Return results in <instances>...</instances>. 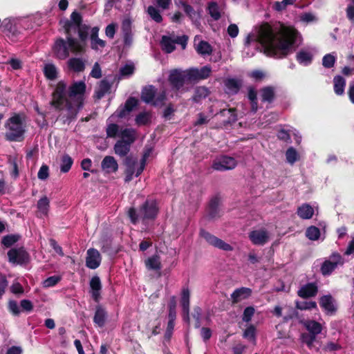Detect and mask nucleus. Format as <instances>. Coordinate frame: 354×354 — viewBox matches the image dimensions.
I'll list each match as a JSON object with an SVG mask.
<instances>
[{
    "mask_svg": "<svg viewBox=\"0 0 354 354\" xmlns=\"http://www.w3.org/2000/svg\"><path fill=\"white\" fill-rule=\"evenodd\" d=\"M258 40L267 56L283 59L292 53L296 32L288 28L272 27L264 22L259 27Z\"/></svg>",
    "mask_w": 354,
    "mask_h": 354,
    "instance_id": "nucleus-2",
    "label": "nucleus"
},
{
    "mask_svg": "<svg viewBox=\"0 0 354 354\" xmlns=\"http://www.w3.org/2000/svg\"><path fill=\"white\" fill-rule=\"evenodd\" d=\"M101 167L106 174L115 173L118 169V164L113 156H106L102 160Z\"/></svg>",
    "mask_w": 354,
    "mask_h": 354,
    "instance_id": "nucleus-16",
    "label": "nucleus"
},
{
    "mask_svg": "<svg viewBox=\"0 0 354 354\" xmlns=\"http://www.w3.org/2000/svg\"><path fill=\"white\" fill-rule=\"evenodd\" d=\"M120 140H124L126 143L131 145L136 140V131L133 129L125 128L120 131Z\"/></svg>",
    "mask_w": 354,
    "mask_h": 354,
    "instance_id": "nucleus-33",
    "label": "nucleus"
},
{
    "mask_svg": "<svg viewBox=\"0 0 354 354\" xmlns=\"http://www.w3.org/2000/svg\"><path fill=\"white\" fill-rule=\"evenodd\" d=\"M89 285V292L92 299L96 303H99L101 299V290L102 288L100 277L98 276H93L90 281Z\"/></svg>",
    "mask_w": 354,
    "mask_h": 354,
    "instance_id": "nucleus-12",
    "label": "nucleus"
},
{
    "mask_svg": "<svg viewBox=\"0 0 354 354\" xmlns=\"http://www.w3.org/2000/svg\"><path fill=\"white\" fill-rule=\"evenodd\" d=\"M296 59L299 64L308 66L313 62V55L310 52L301 50L297 53Z\"/></svg>",
    "mask_w": 354,
    "mask_h": 354,
    "instance_id": "nucleus-27",
    "label": "nucleus"
},
{
    "mask_svg": "<svg viewBox=\"0 0 354 354\" xmlns=\"http://www.w3.org/2000/svg\"><path fill=\"white\" fill-rule=\"evenodd\" d=\"M101 263V255L97 250L90 248L87 250L86 266H100Z\"/></svg>",
    "mask_w": 354,
    "mask_h": 354,
    "instance_id": "nucleus-23",
    "label": "nucleus"
},
{
    "mask_svg": "<svg viewBox=\"0 0 354 354\" xmlns=\"http://www.w3.org/2000/svg\"><path fill=\"white\" fill-rule=\"evenodd\" d=\"M158 213V207L155 201L147 200L141 206L140 214L143 220H153Z\"/></svg>",
    "mask_w": 354,
    "mask_h": 354,
    "instance_id": "nucleus-9",
    "label": "nucleus"
},
{
    "mask_svg": "<svg viewBox=\"0 0 354 354\" xmlns=\"http://www.w3.org/2000/svg\"><path fill=\"white\" fill-rule=\"evenodd\" d=\"M162 267H147V274L150 279H158L163 274L166 275L169 269H165L164 271L161 270Z\"/></svg>",
    "mask_w": 354,
    "mask_h": 354,
    "instance_id": "nucleus-35",
    "label": "nucleus"
},
{
    "mask_svg": "<svg viewBox=\"0 0 354 354\" xmlns=\"http://www.w3.org/2000/svg\"><path fill=\"white\" fill-rule=\"evenodd\" d=\"M161 46L162 50L166 53H171L176 49L173 39L166 35L162 37Z\"/></svg>",
    "mask_w": 354,
    "mask_h": 354,
    "instance_id": "nucleus-32",
    "label": "nucleus"
},
{
    "mask_svg": "<svg viewBox=\"0 0 354 354\" xmlns=\"http://www.w3.org/2000/svg\"><path fill=\"white\" fill-rule=\"evenodd\" d=\"M188 37L185 35H183L182 36H177L174 40V44H177L181 46L183 49H185L187 41H188Z\"/></svg>",
    "mask_w": 354,
    "mask_h": 354,
    "instance_id": "nucleus-62",
    "label": "nucleus"
},
{
    "mask_svg": "<svg viewBox=\"0 0 354 354\" xmlns=\"http://www.w3.org/2000/svg\"><path fill=\"white\" fill-rule=\"evenodd\" d=\"M219 205L220 198L218 196H214L210 200L207 207V216L209 219L213 220L221 217Z\"/></svg>",
    "mask_w": 354,
    "mask_h": 354,
    "instance_id": "nucleus-15",
    "label": "nucleus"
},
{
    "mask_svg": "<svg viewBox=\"0 0 354 354\" xmlns=\"http://www.w3.org/2000/svg\"><path fill=\"white\" fill-rule=\"evenodd\" d=\"M43 72L48 80H54L57 77V70L53 64H46Z\"/></svg>",
    "mask_w": 354,
    "mask_h": 354,
    "instance_id": "nucleus-39",
    "label": "nucleus"
},
{
    "mask_svg": "<svg viewBox=\"0 0 354 354\" xmlns=\"http://www.w3.org/2000/svg\"><path fill=\"white\" fill-rule=\"evenodd\" d=\"M207 11L211 17L215 21L218 20L221 17L219 6L215 1H211L208 3Z\"/></svg>",
    "mask_w": 354,
    "mask_h": 354,
    "instance_id": "nucleus-40",
    "label": "nucleus"
},
{
    "mask_svg": "<svg viewBox=\"0 0 354 354\" xmlns=\"http://www.w3.org/2000/svg\"><path fill=\"white\" fill-rule=\"evenodd\" d=\"M49 176V167L46 165H42L40 167L38 174L37 177L39 179L41 180H46Z\"/></svg>",
    "mask_w": 354,
    "mask_h": 354,
    "instance_id": "nucleus-58",
    "label": "nucleus"
},
{
    "mask_svg": "<svg viewBox=\"0 0 354 354\" xmlns=\"http://www.w3.org/2000/svg\"><path fill=\"white\" fill-rule=\"evenodd\" d=\"M86 51L85 44H82L73 37H66L64 39L59 37L55 39L52 47L53 57L57 59L64 60L70 55V52L74 55H82Z\"/></svg>",
    "mask_w": 354,
    "mask_h": 354,
    "instance_id": "nucleus-3",
    "label": "nucleus"
},
{
    "mask_svg": "<svg viewBox=\"0 0 354 354\" xmlns=\"http://www.w3.org/2000/svg\"><path fill=\"white\" fill-rule=\"evenodd\" d=\"M116 32V24L114 23H111L109 24L105 29L106 35L110 38L113 39Z\"/></svg>",
    "mask_w": 354,
    "mask_h": 354,
    "instance_id": "nucleus-64",
    "label": "nucleus"
},
{
    "mask_svg": "<svg viewBox=\"0 0 354 354\" xmlns=\"http://www.w3.org/2000/svg\"><path fill=\"white\" fill-rule=\"evenodd\" d=\"M236 165L237 162L234 158L224 156L214 160L212 167L214 170L223 171L233 169L236 167Z\"/></svg>",
    "mask_w": 354,
    "mask_h": 354,
    "instance_id": "nucleus-11",
    "label": "nucleus"
},
{
    "mask_svg": "<svg viewBox=\"0 0 354 354\" xmlns=\"http://www.w3.org/2000/svg\"><path fill=\"white\" fill-rule=\"evenodd\" d=\"M20 239L19 234H8L4 236L1 239V244L6 248H10L17 243Z\"/></svg>",
    "mask_w": 354,
    "mask_h": 354,
    "instance_id": "nucleus-42",
    "label": "nucleus"
},
{
    "mask_svg": "<svg viewBox=\"0 0 354 354\" xmlns=\"http://www.w3.org/2000/svg\"><path fill=\"white\" fill-rule=\"evenodd\" d=\"M306 236L308 239L312 241H316L319 239L320 236V230L317 227L310 226L306 229Z\"/></svg>",
    "mask_w": 354,
    "mask_h": 354,
    "instance_id": "nucleus-45",
    "label": "nucleus"
},
{
    "mask_svg": "<svg viewBox=\"0 0 354 354\" xmlns=\"http://www.w3.org/2000/svg\"><path fill=\"white\" fill-rule=\"evenodd\" d=\"M252 243L257 245H263L269 240L268 233L266 230H253L249 234Z\"/></svg>",
    "mask_w": 354,
    "mask_h": 354,
    "instance_id": "nucleus-13",
    "label": "nucleus"
},
{
    "mask_svg": "<svg viewBox=\"0 0 354 354\" xmlns=\"http://www.w3.org/2000/svg\"><path fill=\"white\" fill-rule=\"evenodd\" d=\"M196 50L199 55H206L212 53V46L206 41H201L196 47Z\"/></svg>",
    "mask_w": 354,
    "mask_h": 354,
    "instance_id": "nucleus-41",
    "label": "nucleus"
},
{
    "mask_svg": "<svg viewBox=\"0 0 354 354\" xmlns=\"http://www.w3.org/2000/svg\"><path fill=\"white\" fill-rule=\"evenodd\" d=\"M297 156L298 154L295 149L291 147L287 149L286 152V157L289 163L293 164L297 160Z\"/></svg>",
    "mask_w": 354,
    "mask_h": 354,
    "instance_id": "nucleus-51",
    "label": "nucleus"
},
{
    "mask_svg": "<svg viewBox=\"0 0 354 354\" xmlns=\"http://www.w3.org/2000/svg\"><path fill=\"white\" fill-rule=\"evenodd\" d=\"M260 96L262 102H273L276 96L274 88L271 86L261 88L260 89Z\"/></svg>",
    "mask_w": 354,
    "mask_h": 354,
    "instance_id": "nucleus-22",
    "label": "nucleus"
},
{
    "mask_svg": "<svg viewBox=\"0 0 354 354\" xmlns=\"http://www.w3.org/2000/svg\"><path fill=\"white\" fill-rule=\"evenodd\" d=\"M252 294V290L249 288L241 287L236 289L231 294L232 304H237L243 299L248 298Z\"/></svg>",
    "mask_w": 354,
    "mask_h": 354,
    "instance_id": "nucleus-17",
    "label": "nucleus"
},
{
    "mask_svg": "<svg viewBox=\"0 0 354 354\" xmlns=\"http://www.w3.org/2000/svg\"><path fill=\"white\" fill-rule=\"evenodd\" d=\"M190 292L188 288H183L181 292L180 305L182 309L189 308Z\"/></svg>",
    "mask_w": 354,
    "mask_h": 354,
    "instance_id": "nucleus-44",
    "label": "nucleus"
},
{
    "mask_svg": "<svg viewBox=\"0 0 354 354\" xmlns=\"http://www.w3.org/2000/svg\"><path fill=\"white\" fill-rule=\"evenodd\" d=\"M318 292V287L315 283H308L301 286L297 291L299 297L307 299L315 297Z\"/></svg>",
    "mask_w": 354,
    "mask_h": 354,
    "instance_id": "nucleus-14",
    "label": "nucleus"
},
{
    "mask_svg": "<svg viewBox=\"0 0 354 354\" xmlns=\"http://www.w3.org/2000/svg\"><path fill=\"white\" fill-rule=\"evenodd\" d=\"M211 73L212 68L209 66H203L200 69L197 68H190L187 69L188 80L189 82L205 80L210 76Z\"/></svg>",
    "mask_w": 354,
    "mask_h": 354,
    "instance_id": "nucleus-10",
    "label": "nucleus"
},
{
    "mask_svg": "<svg viewBox=\"0 0 354 354\" xmlns=\"http://www.w3.org/2000/svg\"><path fill=\"white\" fill-rule=\"evenodd\" d=\"M107 316V312L105 308L101 305H97L95 308L93 322L99 327H103L105 325Z\"/></svg>",
    "mask_w": 354,
    "mask_h": 354,
    "instance_id": "nucleus-19",
    "label": "nucleus"
},
{
    "mask_svg": "<svg viewBox=\"0 0 354 354\" xmlns=\"http://www.w3.org/2000/svg\"><path fill=\"white\" fill-rule=\"evenodd\" d=\"M135 121L139 126L146 125L150 122V116L148 113L142 112L136 115Z\"/></svg>",
    "mask_w": 354,
    "mask_h": 354,
    "instance_id": "nucleus-49",
    "label": "nucleus"
},
{
    "mask_svg": "<svg viewBox=\"0 0 354 354\" xmlns=\"http://www.w3.org/2000/svg\"><path fill=\"white\" fill-rule=\"evenodd\" d=\"M26 116L24 113H15L6 123L5 139L9 142H21L26 132Z\"/></svg>",
    "mask_w": 354,
    "mask_h": 354,
    "instance_id": "nucleus-4",
    "label": "nucleus"
},
{
    "mask_svg": "<svg viewBox=\"0 0 354 354\" xmlns=\"http://www.w3.org/2000/svg\"><path fill=\"white\" fill-rule=\"evenodd\" d=\"M297 214L302 219H310L314 214V209L309 204L304 203L297 208Z\"/></svg>",
    "mask_w": 354,
    "mask_h": 354,
    "instance_id": "nucleus-26",
    "label": "nucleus"
},
{
    "mask_svg": "<svg viewBox=\"0 0 354 354\" xmlns=\"http://www.w3.org/2000/svg\"><path fill=\"white\" fill-rule=\"evenodd\" d=\"M182 6L184 8V11L186 13V15L192 19L193 20L196 15V11L194 10V9L193 8V7L189 4H187V3L185 2H183L182 3Z\"/></svg>",
    "mask_w": 354,
    "mask_h": 354,
    "instance_id": "nucleus-61",
    "label": "nucleus"
},
{
    "mask_svg": "<svg viewBox=\"0 0 354 354\" xmlns=\"http://www.w3.org/2000/svg\"><path fill=\"white\" fill-rule=\"evenodd\" d=\"M255 310L252 306H248L244 309L242 319L245 322H249L251 321L252 317L254 314Z\"/></svg>",
    "mask_w": 354,
    "mask_h": 354,
    "instance_id": "nucleus-55",
    "label": "nucleus"
},
{
    "mask_svg": "<svg viewBox=\"0 0 354 354\" xmlns=\"http://www.w3.org/2000/svg\"><path fill=\"white\" fill-rule=\"evenodd\" d=\"M37 207L39 213L44 216H46L49 211L50 201L47 196L41 197L37 202Z\"/></svg>",
    "mask_w": 354,
    "mask_h": 354,
    "instance_id": "nucleus-38",
    "label": "nucleus"
},
{
    "mask_svg": "<svg viewBox=\"0 0 354 354\" xmlns=\"http://www.w3.org/2000/svg\"><path fill=\"white\" fill-rule=\"evenodd\" d=\"M83 18L82 15L75 10L70 16V19H66L63 22V28L66 35V37H73V34L77 32L79 37V41L82 44H85L88 37V31L90 26L84 24Z\"/></svg>",
    "mask_w": 354,
    "mask_h": 354,
    "instance_id": "nucleus-5",
    "label": "nucleus"
},
{
    "mask_svg": "<svg viewBox=\"0 0 354 354\" xmlns=\"http://www.w3.org/2000/svg\"><path fill=\"white\" fill-rule=\"evenodd\" d=\"M68 66L70 69L74 72H82L85 69V64L81 58L72 57L68 62Z\"/></svg>",
    "mask_w": 354,
    "mask_h": 354,
    "instance_id": "nucleus-29",
    "label": "nucleus"
},
{
    "mask_svg": "<svg viewBox=\"0 0 354 354\" xmlns=\"http://www.w3.org/2000/svg\"><path fill=\"white\" fill-rule=\"evenodd\" d=\"M150 17L156 23H161L162 21V17L158 8L153 6H149L147 10Z\"/></svg>",
    "mask_w": 354,
    "mask_h": 354,
    "instance_id": "nucleus-43",
    "label": "nucleus"
},
{
    "mask_svg": "<svg viewBox=\"0 0 354 354\" xmlns=\"http://www.w3.org/2000/svg\"><path fill=\"white\" fill-rule=\"evenodd\" d=\"M344 264L342 257L338 252H333L329 259L325 260L321 266H338Z\"/></svg>",
    "mask_w": 354,
    "mask_h": 354,
    "instance_id": "nucleus-37",
    "label": "nucleus"
},
{
    "mask_svg": "<svg viewBox=\"0 0 354 354\" xmlns=\"http://www.w3.org/2000/svg\"><path fill=\"white\" fill-rule=\"evenodd\" d=\"M243 337L250 342H256V328L254 325H250L243 332Z\"/></svg>",
    "mask_w": 354,
    "mask_h": 354,
    "instance_id": "nucleus-46",
    "label": "nucleus"
},
{
    "mask_svg": "<svg viewBox=\"0 0 354 354\" xmlns=\"http://www.w3.org/2000/svg\"><path fill=\"white\" fill-rule=\"evenodd\" d=\"M199 235L201 237L203 238L209 245L214 248L224 251H232L233 249L230 244L225 243L222 239L212 234L204 229L200 230Z\"/></svg>",
    "mask_w": 354,
    "mask_h": 354,
    "instance_id": "nucleus-7",
    "label": "nucleus"
},
{
    "mask_svg": "<svg viewBox=\"0 0 354 354\" xmlns=\"http://www.w3.org/2000/svg\"><path fill=\"white\" fill-rule=\"evenodd\" d=\"M277 137L279 140H282L283 142H291V137L290 131L288 130H285L283 129H280L277 133Z\"/></svg>",
    "mask_w": 354,
    "mask_h": 354,
    "instance_id": "nucleus-56",
    "label": "nucleus"
},
{
    "mask_svg": "<svg viewBox=\"0 0 354 354\" xmlns=\"http://www.w3.org/2000/svg\"><path fill=\"white\" fill-rule=\"evenodd\" d=\"M6 64L10 65L12 68L14 70H19L22 68L21 61L17 58H10L6 62Z\"/></svg>",
    "mask_w": 354,
    "mask_h": 354,
    "instance_id": "nucleus-63",
    "label": "nucleus"
},
{
    "mask_svg": "<svg viewBox=\"0 0 354 354\" xmlns=\"http://www.w3.org/2000/svg\"><path fill=\"white\" fill-rule=\"evenodd\" d=\"M209 93L210 92L206 86H198L195 88L192 100L196 103H199L202 100L205 99Z\"/></svg>",
    "mask_w": 354,
    "mask_h": 354,
    "instance_id": "nucleus-28",
    "label": "nucleus"
},
{
    "mask_svg": "<svg viewBox=\"0 0 354 354\" xmlns=\"http://www.w3.org/2000/svg\"><path fill=\"white\" fill-rule=\"evenodd\" d=\"M138 101L133 97H129L124 103V109L131 112L137 105Z\"/></svg>",
    "mask_w": 354,
    "mask_h": 354,
    "instance_id": "nucleus-59",
    "label": "nucleus"
},
{
    "mask_svg": "<svg viewBox=\"0 0 354 354\" xmlns=\"http://www.w3.org/2000/svg\"><path fill=\"white\" fill-rule=\"evenodd\" d=\"M122 30L124 35V42L126 45H129L132 41V33L131 21H124L122 25Z\"/></svg>",
    "mask_w": 354,
    "mask_h": 354,
    "instance_id": "nucleus-31",
    "label": "nucleus"
},
{
    "mask_svg": "<svg viewBox=\"0 0 354 354\" xmlns=\"http://www.w3.org/2000/svg\"><path fill=\"white\" fill-rule=\"evenodd\" d=\"M156 91L157 89L153 85L145 86L141 92L142 101L147 104L152 103L155 98Z\"/></svg>",
    "mask_w": 354,
    "mask_h": 354,
    "instance_id": "nucleus-21",
    "label": "nucleus"
},
{
    "mask_svg": "<svg viewBox=\"0 0 354 354\" xmlns=\"http://www.w3.org/2000/svg\"><path fill=\"white\" fill-rule=\"evenodd\" d=\"M295 0H283L282 1H275L272 6V8L277 11L281 12L286 9L288 5H292Z\"/></svg>",
    "mask_w": 354,
    "mask_h": 354,
    "instance_id": "nucleus-47",
    "label": "nucleus"
},
{
    "mask_svg": "<svg viewBox=\"0 0 354 354\" xmlns=\"http://www.w3.org/2000/svg\"><path fill=\"white\" fill-rule=\"evenodd\" d=\"M227 89V93L231 95L237 94L242 86V82L239 80L235 78H228L224 82Z\"/></svg>",
    "mask_w": 354,
    "mask_h": 354,
    "instance_id": "nucleus-20",
    "label": "nucleus"
},
{
    "mask_svg": "<svg viewBox=\"0 0 354 354\" xmlns=\"http://www.w3.org/2000/svg\"><path fill=\"white\" fill-rule=\"evenodd\" d=\"M131 145L126 143L124 140H118L113 147L114 152L120 157L126 156L130 151Z\"/></svg>",
    "mask_w": 354,
    "mask_h": 354,
    "instance_id": "nucleus-25",
    "label": "nucleus"
},
{
    "mask_svg": "<svg viewBox=\"0 0 354 354\" xmlns=\"http://www.w3.org/2000/svg\"><path fill=\"white\" fill-rule=\"evenodd\" d=\"M336 57L331 53L325 55L322 58V65L326 68H330L334 66Z\"/></svg>",
    "mask_w": 354,
    "mask_h": 354,
    "instance_id": "nucleus-48",
    "label": "nucleus"
},
{
    "mask_svg": "<svg viewBox=\"0 0 354 354\" xmlns=\"http://www.w3.org/2000/svg\"><path fill=\"white\" fill-rule=\"evenodd\" d=\"M111 84L106 79L100 81L97 88L95 89L94 97L96 100L102 99L106 93L109 92Z\"/></svg>",
    "mask_w": 354,
    "mask_h": 354,
    "instance_id": "nucleus-24",
    "label": "nucleus"
},
{
    "mask_svg": "<svg viewBox=\"0 0 354 354\" xmlns=\"http://www.w3.org/2000/svg\"><path fill=\"white\" fill-rule=\"evenodd\" d=\"M135 71V66L133 64H125L120 69V74L121 76H130Z\"/></svg>",
    "mask_w": 354,
    "mask_h": 354,
    "instance_id": "nucleus-57",
    "label": "nucleus"
},
{
    "mask_svg": "<svg viewBox=\"0 0 354 354\" xmlns=\"http://www.w3.org/2000/svg\"><path fill=\"white\" fill-rule=\"evenodd\" d=\"M296 307L299 310H311L317 308V303L313 301L297 303Z\"/></svg>",
    "mask_w": 354,
    "mask_h": 354,
    "instance_id": "nucleus-54",
    "label": "nucleus"
},
{
    "mask_svg": "<svg viewBox=\"0 0 354 354\" xmlns=\"http://www.w3.org/2000/svg\"><path fill=\"white\" fill-rule=\"evenodd\" d=\"M319 306L326 311L327 315H333L337 310L330 295L322 296L319 299Z\"/></svg>",
    "mask_w": 354,
    "mask_h": 354,
    "instance_id": "nucleus-18",
    "label": "nucleus"
},
{
    "mask_svg": "<svg viewBox=\"0 0 354 354\" xmlns=\"http://www.w3.org/2000/svg\"><path fill=\"white\" fill-rule=\"evenodd\" d=\"M86 89V86L83 81L74 82L68 88L64 80L56 84L49 104L57 112L66 108L67 113L62 118L64 124H69L76 120L78 113L84 107Z\"/></svg>",
    "mask_w": 354,
    "mask_h": 354,
    "instance_id": "nucleus-1",
    "label": "nucleus"
},
{
    "mask_svg": "<svg viewBox=\"0 0 354 354\" xmlns=\"http://www.w3.org/2000/svg\"><path fill=\"white\" fill-rule=\"evenodd\" d=\"M168 82L173 91H179L185 84L189 82L187 70L182 71L178 68L171 70L168 76Z\"/></svg>",
    "mask_w": 354,
    "mask_h": 354,
    "instance_id": "nucleus-6",
    "label": "nucleus"
},
{
    "mask_svg": "<svg viewBox=\"0 0 354 354\" xmlns=\"http://www.w3.org/2000/svg\"><path fill=\"white\" fill-rule=\"evenodd\" d=\"M119 131V126L117 124H110L106 129V136L108 138H115Z\"/></svg>",
    "mask_w": 354,
    "mask_h": 354,
    "instance_id": "nucleus-52",
    "label": "nucleus"
},
{
    "mask_svg": "<svg viewBox=\"0 0 354 354\" xmlns=\"http://www.w3.org/2000/svg\"><path fill=\"white\" fill-rule=\"evenodd\" d=\"M9 311L15 316H19L20 314L18 304L15 300H10L8 306Z\"/></svg>",
    "mask_w": 354,
    "mask_h": 354,
    "instance_id": "nucleus-60",
    "label": "nucleus"
},
{
    "mask_svg": "<svg viewBox=\"0 0 354 354\" xmlns=\"http://www.w3.org/2000/svg\"><path fill=\"white\" fill-rule=\"evenodd\" d=\"M73 164V159L67 153L61 157L60 171L62 173H67Z\"/></svg>",
    "mask_w": 354,
    "mask_h": 354,
    "instance_id": "nucleus-36",
    "label": "nucleus"
},
{
    "mask_svg": "<svg viewBox=\"0 0 354 354\" xmlns=\"http://www.w3.org/2000/svg\"><path fill=\"white\" fill-rule=\"evenodd\" d=\"M304 326L308 330L309 333L314 335H317L322 332V325L319 322L314 320H308L304 323Z\"/></svg>",
    "mask_w": 354,
    "mask_h": 354,
    "instance_id": "nucleus-34",
    "label": "nucleus"
},
{
    "mask_svg": "<svg viewBox=\"0 0 354 354\" xmlns=\"http://www.w3.org/2000/svg\"><path fill=\"white\" fill-rule=\"evenodd\" d=\"M61 280L60 276H51L48 277L43 281V286L44 288H49L55 286Z\"/></svg>",
    "mask_w": 354,
    "mask_h": 354,
    "instance_id": "nucleus-53",
    "label": "nucleus"
},
{
    "mask_svg": "<svg viewBox=\"0 0 354 354\" xmlns=\"http://www.w3.org/2000/svg\"><path fill=\"white\" fill-rule=\"evenodd\" d=\"M315 338V335L309 333H304L301 335V340L302 343L306 344L309 348H312Z\"/></svg>",
    "mask_w": 354,
    "mask_h": 354,
    "instance_id": "nucleus-50",
    "label": "nucleus"
},
{
    "mask_svg": "<svg viewBox=\"0 0 354 354\" xmlns=\"http://www.w3.org/2000/svg\"><path fill=\"white\" fill-rule=\"evenodd\" d=\"M334 91L337 95H342L344 93L346 80L341 75H336L333 79Z\"/></svg>",
    "mask_w": 354,
    "mask_h": 354,
    "instance_id": "nucleus-30",
    "label": "nucleus"
},
{
    "mask_svg": "<svg viewBox=\"0 0 354 354\" xmlns=\"http://www.w3.org/2000/svg\"><path fill=\"white\" fill-rule=\"evenodd\" d=\"M8 257L14 264H26L30 260V255L24 247L11 248L8 252Z\"/></svg>",
    "mask_w": 354,
    "mask_h": 354,
    "instance_id": "nucleus-8",
    "label": "nucleus"
}]
</instances>
